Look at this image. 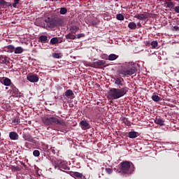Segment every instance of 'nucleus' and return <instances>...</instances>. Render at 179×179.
I'll return each mask as SVG.
<instances>
[{"instance_id": "nucleus-1", "label": "nucleus", "mask_w": 179, "mask_h": 179, "mask_svg": "<svg viewBox=\"0 0 179 179\" xmlns=\"http://www.w3.org/2000/svg\"><path fill=\"white\" fill-rule=\"evenodd\" d=\"M129 90V88L127 87H124L120 89L112 88L109 91V97L111 99V100H117V99H120V97L125 96V94L128 93Z\"/></svg>"}, {"instance_id": "nucleus-2", "label": "nucleus", "mask_w": 179, "mask_h": 179, "mask_svg": "<svg viewBox=\"0 0 179 179\" xmlns=\"http://www.w3.org/2000/svg\"><path fill=\"white\" fill-rule=\"evenodd\" d=\"M119 168L120 171H118V173H121L122 174H124L127 176H130V174H132V173L135 171L134 164L128 161H124L120 163L119 165Z\"/></svg>"}, {"instance_id": "nucleus-3", "label": "nucleus", "mask_w": 179, "mask_h": 179, "mask_svg": "<svg viewBox=\"0 0 179 179\" xmlns=\"http://www.w3.org/2000/svg\"><path fill=\"white\" fill-rule=\"evenodd\" d=\"M136 67H135V64L134 63H127L125 66H124L121 70H120V75H122L123 76H131V75H134L136 73Z\"/></svg>"}, {"instance_id": "nucleus-4", "label": "nucleus", "mask_w": 179, "mask_h": 179, "mask_svg": "<svg viewBox=\"0 0 179 179\" xmlns=\"http://www.w3.org/2000/svg\"><path fill=\"white\" fill-rule=\"evenodd\" d=\"M42 121L45 125H62L65 126V122L64 120H59L55 117H45L42 119Z\"/></svg>"}, {"instance_id": "nucleus-5", "label": "nucleus", "mask_w": 179, "mask_h": 179, "mask_svg": "<svg viewBox=\"0 0 179 179\" xmlns=\"http://www.w3.org/2000/svg\"><path fill=\"white\" fill-rule=\"evenodd\" d=\"M51 162L55 169L58 168L59 170H61V171L69 170V167H68V165H66V162L65 161L53 159H52Z\"/></svg>"}, {"instance_id": "nucleus-6", "label": "nucleus", "mask_w": 179, "mask_h": 179, "mask_svg": "<svg viewBox=\"0 0 179 179\" xmlns=\"http://www.w3.org/2000/svg\"><path fill=\"white\" fill-rule=\"evenodd\" d=\"M151 14L147 12H144L143 13L136 14L134 17L136 19H138V20H146V19H149L150 17Z\"/></svg>"}, {"instance_id": "nucleus-7", "label": "nucleus", "mask_w": 179, "mask_h": 179, "mask_svg": "<svg viewBox=\"0 0 179 179\" xmlns=\"http://www.w3.org/2000/svg\"><path fill=\"white\" fill-rule=\"evenodd\" d=\"M27 79L31 83H36L38 81V76L36 74H28L27 76Z\"/></svg>"}, {"instance_id": "nucleus-8", "label": "nucleus", "mask_w": 179, "mask_h": 179, "mask_svg": "<svg viewBox=\"0 0 179 179\" xmlns=\"http://www.w3.org/2000/svg\"><path fill=\"white\" fill-rule=\"evenodd\" d=\"M22 138L25 141H27V142H31V143H36V141L34 140V138H33L31 135H30L29 134L24 133L22 135Z\"/></svg>"}, {"instance_id": "nucleus-9", "label": "nucleus", "mask_w": 179, "mask_h": 179, "mask_svg": "<svg viewBox=\"0 0 179 179\" xmlns=\"http://www.w3.org/2000/svg\"><path fill=\"white\" fill-rule=\"evenodd\" d=\"M113 80L115 82V85H117L119 87H121V86H124V78H113Z\"/></svg>"}, {"instance_id": "nucleus-10", "label": "nucleus", "mask_w": 179, "mask_h": 179, "mask_svg": "<svg viewBox=\"0 0 179 179\" xmlns=\"http://www.w3.org/2000/svg\"><path fill=\"white\" fill-rule=\"evenodd\" d=\"M1 83H2V85H4V86H10L12 81L10 80V79L6 78V77H3V78H1L0 80Z\"/></svg>"}, {"instance_id": "nucleus-11", "label": "nucleus", "mask_w": 179, "mask_h": 179, "mask_svg": "<svg viewBox=\"0 0 179 179\" xmlns=\"http://www.w3.org/2000/svg\"><path fill=\"white\" fill-rule=\"evenodd\" d=\"M103 65H106V61L99 60L92 64V66L94 68H100V66H103Z\"/></svg>"}, {"instance_id": "nucleus-12", "label": "nucleus", "mask_w": 179, "mask_h": 179, "mask_svg": "<svg viewBox=\"0 0 179 179\" xmlns=\"http://www.w3.org/2000/svg\"><path fill=\"white\" fill-rule=\"evenodd\" d=\"M80 125L81 126L82 129H89L90 128V124L87 122L86 120H82L80 122Z\"/></svg>"}, {"instance_id": "nucleus-13", "label": "nucleus", "mask_w": 179, "mask_h": 179, "mask_svg": "<svg viewBox=\"0 0 179 179\" xmlns=\"http://www.w3.org/2000/svg\"><path fill=\"white\" fill-rule=\"evenodd\" d=\"M9 138L11 141H17L19 139V134L15 131H11L9 133Z\"/></svg>"}, {"instance_id": "nucleus-14", "label": "nucleus", "mask_w": 179, "mask_h": 179, "mask_svg": "<svg viewBox=\"0 0 179 179\" xmlns=\"http://www.w3.org/2000/svg\"><path fill=\"white\" fill-rule=\"evenodd\" d=\"M0 64H2L3 65H8L9 64L8 57L5 55H0Z\"/></svg>"}, {"instance_id": "nucleus-15", "label": "nucleus", "mask_w": 179, "mask_h": 179, "mask_svg": "<svg viewBox=\"0 0 179 179\" xmlns=\"http://www.w3.org/2000/svg\"><path fill=\"white\" fill-rule=\"evenodd\" d=\"M3 51H6V52H13L15 51V46L13 45L6 46L3 48Z\"/></svg>"}, {"instance_id": "nucleus-16", "label": "nucleus", "mask_w": 179, "mask_h": 179, "mask_svg": "<svg viewBox=\"0 0 179 179\" xmlns=\"http://www.w3.org/2000/svg\"><path fill=\"white\" fill-rule=\"evenodd\" d=\"M138 136H139V133L136 131L129 132V138H131V139H134V138H138Z\"/></svg>"}, {"instance_id": "nucleus-17", "label": "nucleus", "mask_w": 179, "mask_h": 179, "mask_svg": "<svg viewBox=\"0 0 179 179\" xmlns=\"http://www.w3.org/2000/svg\"><path fill=\"white\" fill-rule=\"evenodd\" d=\"M6 6H12V4L5 1H0V8H6Z\"/></svg>"}, {"instance_id": "nucleus-18", "label": "nucleus", "mask_w": 179, "mask_h": 179, "mask_svg": "<svg viewBox=\"0 0 179 179\" xmlns=\"http://www.w3.org/2000/svg\"><path fill=\"white\" fill-rule=\"evenodd\" d=\"M155 124H157V125H160L161 127H163L164 125V120L162 118H156L155 120Z\"/></svg>"}, {"instance_id": "nucleus-19", "label": "nucleus", "mask_w": 179, "mask_h": 179, "mask_svg": "<svg viewBox=\"0 0 179 179\" xmlns=\"http://www.w3.org/2000/svg\"><path fill=\"white\" fill-rule=\"evenodd\" d=\"M71 176L76 178H82V177H83V174L79 172H73Z\"/></svg>"}, {"instance_id": "nucleus-20", "label": "nucleus", "mask_w": 179, "mask_h": 179, "mask_svg": "<svg viewBox=\"0 0 179 179\" xmlns=\"http://www.w3.org/2000/svg\"><path fill=\"white\" fill-rule=\"evenodd\" d=\"M66 38L67 40H75L76 38V36L71 32L66 35Z\"/></svg>"}, {"instance_id": "nucleus-21", "label": "nucleus", "mask_w": 179, "mask_h": 179, "mask_svg": "<svg viewBox=\"0 0 179 179\" xmlns=\"http://www.w3.org/2000/svg\"><path fill=\"white\" fill-rule=\"evenodd\" d=\"M66 97H73V92L71 90H67L64 93Z\"/></svg>"}, {"instance_id": "nucleus-22", "label": "nucleus", "mask_w": 179, "mask_h": 179, "mask_svg": "<svg viewBox=\"0 0 179 179\" xmlns=\"http://www.w3.org/2000/svg\"><path fill=\"white\" fill-rule=\"evenodd\" d=\"M23 51H24V50L20 46L17 47L16 48H14L15 54H22V52H23Z\"/></svg>"}, {"instance_id": "nucleus-23", "label": "nucleus", "mask_w": 179, "mask_h": 179, "mask_svg": "<svg viewBox=\"0 0 179 179\" xmlns=\"http://www.w3.org/2000/svg\"><path fill=\"white\" fill-rule=\"evenodd\" d=\"M118 58V55H115V54H110L108 56V60L109 61H115V59H117Z\"/></svg>"}, {"instance_id": "nucleus-24", "label": "nucleus", "mask_w": 179, "mask_h": 179, "mask_svg": "<svg viewBox=\"0 0 179 179\" xmlns=\"http://www.w3.org/2000/svg\"><path fill=\"white\" fill-rule=\"evenodd\" d=\"M47 40H48V38H47L46 36L42 35L39 37V41L40 43H47Z\"/></svg>"}, {"instance_id": "nucleus-25", "label": "nucleus", "mask_w": 179, "mask_h": 179, "mask_svg": "<svg viewBox=\"0 0 179 179\" xmlns=\"http://www.w3.org/2000/svg\"><path fill=\"white\" fill-rule=\"evenodd\" d=\"M46 27H50V29H54V27H55V23L52 21H49L46 22Z\"/></svg>"}, {"instance_id": "nucleus-26", "label": "nucleus", "mask_w": 179, "mask_h": 179, "mask_svg": "<svg viewBox=\"0 0 179 179\" xmlns=\"http://www.w3.org/2000/svg\"><path fill=\"white\" fill-rule=\"evenodd\" d=\"M70 30L73 34H75L79 31V28L76 26H73L71 27Z\"/></svg>"}, {"instance_id": "nucleus-27", "label": "nucleus", "mask_w": 179, "mask_h": 179, "mask_svg": "<svg viewBox=\"0 0 179 179\" xmlns=\"http://www.w3.org/2000/svg\"><path fill=\"white\" fill-rule=\"evenodd\" d=\"M128 27L131 30H135L136 29V24L135 22H130L128 24Z\"/></svg>"}, {"instance_id": "nucleus-28", "label": "nucleus", "mask_w": 179, "mask_h": 179, "mask_svg": "<svg viewBox=\"0 0 179 179\" xmlns=\"http://www.w3.org/2000/svg\"><path fill=\"white\" fill-rule=\"evenodd\" d=\"M152 100H153V101L157 102L160 101L162 99L159 96L154 94L152 96Z\"/></svg>"}, {"instance_id": "nucleus-29", "label": "nucleus", "mask_w": 179, "mask_h": 179, "mask_svg": "<svg viewBox=\"0 0 179 179\" xmlns=\"http://www.w3.org/2000/svg\"><path fill=\"white\" fill-rule=\"evenodd\" d=\"M68 12V10L66 9V8L63 7L60 8V11L59 13L61 15H66V13Z\"/></svg>"}, {"instance_id": "nucleus-30", "label": "nucleus", "mask_w": 179, "mask_h": 179, "mask_svg": "<svg viewBox=\"0 0 179 179\" xmlns=\"http://www.w3.org/2000/svg\"><path fill=\"white\" fill-rule=\"evenodd\" d=\"M166 5L167 8H174V3L171 1H166Z\"/></svg>"}, {"instance_id": "nucleus-31", "label": "nucleus", "mask_w": 179, "mask_h": 179, "mask_svg": "<svg viewBox=\"0 0 179 179\" xmlns=\"http://www.w3.org/2000/svg\"><path fill=\"white\" fill-rule=\"evenodd\" d=\"M53 58L59 59L62 58V55L61 53H53L52 54Z\"/></svg>"}, {"instance_id": "nucleus-32", "label": "nucleus", "mask_w": 179, "mask_h": 179, "mask_svg": "<svg viewBox=\"0 0 179 179\" xmlns=\"http://www.w3.org/2000/svg\"><path fill=\"white\" fill-rule=\"evenodd\" d=\"M11 93L13 94V96H16V94H17L19 93V90H17V88L16 87H13Z\"/></svg>"}, {"instance_id": "nucleus-33", "label": "nucleus", "mask_w": 179, "mask_h": 179, "mask_svg": "<svg viewBox=\"0 0 179 179\" xmlns=\"http://www.w3.org/2000/svg\"><path fill=\"white\" fill-rule=\"evenodd\" d=\"M122 122H124V124H125V125H127V126L131 125V122H129V120H128L127 118L124 117L122 119Z\"/></svg>"}, {"instance_id": "nucleus-34", "label": "nucleus", "mask_w": 179, "mask_h": 179, "mask_svg": "<svg viewBox=\"0 0 179 179\" xmlns=\"http://www.w3.org/2000/svg\"><path fill=\"white\" fill-rule=\"evenodd\" d=\"M51 44H58V38H52L50 40Z\"/></svg>"}, {"instance_id": "nucleus-35", "label": "nucleus", "mask_w": 179, "mask_h": 179, "mask_svg": "<svg viewBox=\"0 0 179 179\" xmlns=\"http://www.w3.org/2000/svg\"><path fill=\"white\" fill-rule=\"evenodd\" d=\"M116 19H117V20H124V15L122 14H117Z\"/></svg>"}, {"instance_id": "nucleus-36", "label": "nucleus", "mask_w": 179, "mask_h": 179, "mask_svg": "<svg viewBox=\"0 0 179 179\" xmlns=\"http://www.w3.org/2000/svg\"><path fill=\"white\" fill-rule=\"evenodd\" d=\"M33 155L34 156H35V157H38V156H40V151H38V150H35L33 152Z\"/></svg>"}, {"instance_id": "nucleus-37", "label": "nucleus", "mask_w": 179, "mask_h": 179, "mask_svg": "<svg viewBox=\"0 0 179 179\" xmlns=\"http://www.w3.org/2000/svg\"><path fill=\"white\" fill-rule=\"evenodd\" d=\"M151 45L152 47V48H156V47H157L158 43L157 41H154L151 43Z\"/></svg>"}, {"instance_id": "nucleus-38", "label": "nucleus", "mask_w": 179, "mask_h": 179, "mask_svg": "<svg viewBox=\"0 0 179 179\" xmlns=\"http://www.w3.org/2000/svg\"><path fill=\"white\" fill-rule=\"evenodd\" d=\"M106 171L108 174H111L113 173V169L111 168H106Z\"/></svg>"}, {"instance_id": "nucleus-39", "label": "nucleus", "mask_w": 179, "mask_h": 179, "mask_svg": "<svg viewBox=\"0 0 179 179\" xmlns=\"http://www.w3.org/2000/svg\"><path fill=\"white\" fill-rule=\"evenodd\" d=\"M82 37H85V34H79L77 35V38H82Z\"/></svg>"}, {"instance_id": "nucleus-40", "label": "nucleus", "mask_w": 179, "mask_h": 179, "mask_svg": "<svg viewBox=\"0 0 179 179\" xmlns=\"http://www.w3.org/2000/svg\"><path fill=\"white\" fill-rule=\"evenodd\" d=\"M19 3V1H16L15 3L13 4V8H17V4Z\"/></svg>"}, {"instance_id": "nucleus-41", "label": "nucleus", "mask_w": 179, "mask_h": 179, "mask_svg": "<svg viewBox=\"0 0 179 179\" xmlns=\"http://www.w3.org/2000/svg\"><path fill=\"white\" fill-rule=\"evenodd\" d=\"M175 12H176V13H179V6L175 7Z\"/></svg>"}, {"instance_id": "nucleus-42", "label": "nucleus", "mask_w": 179, "mask_h": 179, "mask_svg": "<svg viewBox=\"0 0 179 179\" xmlns=\"http://www.w3.org/2000/svg\"><path fill=\"white\" fill-rule=\"evenodd\" d=\"M138 27H142V24L141 22L137 23Z\"/></svg>"}, {"instance_id": "nucleus-43", "label": "nucleus", "mask_w": 179, "mask_h": 179, "mask_svg": "<svg viewBox=\"0 0 179 179\" xmlns=\"http://www.w3.org/2000/svg\"><path fill=\"white\" fill-rule=\"evenodd\" d=\"M0 136H1V133H0Z\"/></svg>"}]
</instances>
